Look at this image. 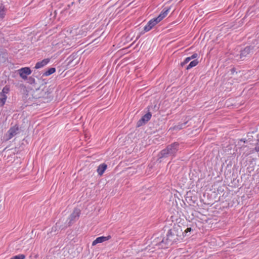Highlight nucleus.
Instances as JSON below:
<instances>
[{
    "label": "nucleus",
    "instance_id": "nucleus-1",
    "mask_svg": "<svg viewBox=\"0 0 259 259\" xmlns=\"http://www.w3.org/2000/svg\"><path fill=\"white\" fill-rule=\"evenodd\" d=\"M183 233L181 226L175 225L168 231L165 237H157L155 239L156 244L161 245L162 247H166L163 246V244L171 245L181 239Z\"/></svg>",
    "mask_w": 259,
    "mask_h": 259
},
{
    "label": "nucleus",
    "instance_id": "nucleus-2",
    "mask_svg": "<svg viewBox=\"0 0 259 259\" xmlns=\"http://www.w3.org/2000/svg\"><path fill=\"white\" fill-rule=\"evenodd\" d=\"M180 149V144L174 142L168 145L164 149L162 150L158 155V160L162 162V159L170 157L171 159L174 158Z\"/></svg>",
    "mask_w": 259,
    "mask_h": 259
},
{
    "label": "nucleus",
    "instance_id": "nucleus-3",
    "mask_svg": "<svg viewBox=\"0 0 259 259\" xmlns=\"http://www.w3.org/2000/svg\"><path fill=\"white\" fill-rule=\"evenodd\" d=\"M259 49V39L255 40L252 45L245 47L241 51L240 58L242 60L245 59L246 57H249L257 49Z\"/></svg>",
    "mask_w": 259,
    "mask_h": 259
},
{
    "label": "nucleus",
    "instance_id": "nucleus-4",
    "mask_svg": "<svg viewBox=\"0 0 259 259\" xmlns=\"http://www.w3.org/2000/svg\"><path fill=\"white\" fill-rule=\"evenodd\" d=\"M69 33L72 34V36L75 35H79L81 36L86 35V28L83 26H82L80 28H71L69 29Z\"/></svg>",
    "mask_w": 259,
    "mask_h": 259
},
{
    "label": "nucleus",
    "instance_id": "nucleus-5",
    "mask_svg": "<svg viewBox=\"0 0 259 259\" xmlns=\"http://www.w3.org/2000/svg\"><path fill=\"white\" fill-rule=\"evenodd\" d=\"M10 91V86L6 85L5 86L0 93V103L1 106H3L6 101L7 96L6 94H8Z\"/></svg>",
    "mask_w": 259,
    "mask_h": 259
},
{
    "label": "nucleus",
    "instance_id": "nucleus-6",
    "mask_svg": "<svg viewBox=\"0 0 259 259\" xmlns=\"http://www.w3.org/2000/svg\"><path fill=\"white\" fill-rule=\"evenodd\" d=\"M80 213V210L78 208H75L73 212L70 214L68 219L69 222L68 223L69 226L72 224L74 222L78 220Z\"/></svg>",
    "mask_w": 259,
    "mask_h": 259
},
{
    "label": "nucleus",
    "instance_id": "nucleus-7",
    "mask_svg": "<svg viewBox=\"0 0 259 259\" xmlns=\"http://www.w3.org/2000/svg\"><path fill=\"white\" fill-rule=\"evenodd\" d=\"M152 114L148 112L142 117V118L137 122V126L140 127L145 124L151 118Z\"/></svg>",
    "mask_w": 259,
    "mask_h": 259
},
{
    "label": "nucleus",
    "instance_id": "nucleus-8",
    "mask_svg": "<svg viewBox=\"0 0 259 259\" xmlns=\"http://www.w3.org/2000/svg\"><path fill=\"white\" fill-rule=\"evenodd\" d=\"M18 131L19 128L16 125L11 127L6 135V136L7 137L6 140H9L12 139L14 136L18 134Z\"/></svg>",
    "mask_w": 259,
    "mask_h": 259
},
{
    "label": "nucleus",
    "instance_id": "nucleus-9",
    "mask_svg": "<svg viewBox=\"0 0 259 259\" xmlns=\"http://www.w3.org/2000/svg\"><path fill=\"white\" fill-rule=\"evenodd\" d=\"M20 76L24 79L27 78V75L31 73V70L29 67H23L18 70Z\"/></svg>",
    "mask_w": 259,
    "mask_h": 259
},
{
    "label": "nucleus",
    "instance_id": "nucleus-10",
    "mask_svg": "<svg viewBox=\"0 0 259 259\" xmlns=\"http://www.w3.org/2000/svg\"><path fill=\"white\" fill-rule=\"evenodd\" d=\"M157 18H153L150 20L148 24L144 27V30L145 32H147L151 30L156 24L159 23Z\"/></svg>",
    "mask_w": 259,
    "mask_h": 259
},
{
    "label": "nucleus",
    "instance_id": "nucleus-11",
    "mask_svg": "<svg viewBox=\"0 0 259 259\" xmlns=\"http://www.w3.org/2000/svg\"><path fill=\"white\" fill-rule=\"evenodd\" d=\"M170 9V7H165L158 16L156 17L158 19V21L160 22L164 18H165L167 15Z\"/></svg>",
    "mask_w": 259,
    "mask_h": 259
},
{
    "label": "nucleus",
    "instance_id": "nucleus-12",
    "mask_svg": "<svg viewBox=\"0 0 259 259\" xmlns=\"http://www.w3.org/2000/svg\"><path fill=\"white\" fill-rule=\"evenodd\" d=\"M111 238L110 236H101L97 238L93 242H92V245L95 246L98 243H102L103 242H105L107 240H108Z\"/></svg>",
    "mask_w": 259,
    "mask_h": 259
},
{
    "label": "nucleus",
    "instance_id": "nucleus-13",
    "mask_svg": "<svg viewBox=\"0 0 259 259\" xmlns=\"http://www.w3.org/2000/svg\"><path fill=\"white\" fill-rule=\"evenodd\" d=\"M50 61V59L47 58L42 60L41 61L38 62L36 63L35 66V69H39L44 67L47 65Z\"/></svg>",
    "mask_w": 259,
    "mask_h": 259
},
{
    "label": "nucleus",
    "instance_id": "nucleus-14",
    "mask_svg": "<svg viewBox=\"0 0 259 259\" xmlns=\"http://www.w3.org/2000/svg\"><path fill=\"white\" fill-rule=\"evenodd\" d=\"M107 165L105 163H102L98 167L97 171L100 176H102L105 170L107 169Z\"/></svg>",
    "mask_w": 259,
    "mask_h": 259
},
{
    "label": "nucleus",
    "instance_id": "nucleus-15",
    "mask_svg": "<svg viewBox=\"0 0 259 259\" xmlns=\"http://www.w3.org/2000/svg\"><path fill=\"white\" fill-rule=\"evenodd\" d=\"M7 11V9L5 8V6L1 4L0 5V19H3L5 15L6 12Z\"/></svg>",
    "mask_w": 259,
    "mask_h": 259
},
{
    "label": "nucleus",
    "instance_id": "nucleus-16",
    "mask_svg": "<svg viewBox=\"0 0 259 259\" xmlns=\"http://www.w3.org/2000/svg\"><path fill=\"white\" fill-rule=\"evenodd\" d=\"M198 63H199V62L197 60V59H195V60L191 61V62L189 63V64L187 66L186 68L187 70H189V69L196 66L198 64Z\"/></svg>",
    "mask_w": 259,
    "mask_h": 259
},
{
    "label": "nucleus",
    "instance_id": "nucleus-17",
    "mask_svg": "<svg viewBox=\"0 0 259 259\" xmlns=\"http://www.w3.org/2000/svg\"><path fill=\"white\" fill-rule=\"evenodd\" d=\"M55 71H56L55 68H54V67L50 68L43 73V76H49V75H51L52 74L54 73Z\"/></svg>",
    "mask_w": 259,
    "mask_h": 259
},
{
    "label": "nucleus",
    "instance_id": "nucleus-18",
    "mask_svg": "<svg viewBox=\"0 0 259 259\" xmlns=\"http://www.w3.org/2000/svg\"><path fill=\"white\" fill-rule=\"evenodd\" d=\"M25 258V255L23 254H20L12 257L11 259H24Z\"/></svg>",
    "mask_w": 259,
    "mask_h": 259
},
{
    "label": "nucleus",
    "instance_id": "nucleus-19",
    "mask_svg": "<svg viewBox=\"0 0 259 259\" xmlns=\"http://www.w3.org/2000/svg\"><path fill=\"white\" fill-rule=\"evenodd\" d=\"M191 58L190 57H187L183 62L181 63V66L182 67L184 66L186 64H187L189 62L191 61Z\"/></svg>",
    "mask_w": 259,
    "mask_h": 259
},
{
    "label": "nucleus",
    "instance_id": "nucleus-20",
    "mask_svg": "<svg viewBox=\"0 0 259 259\" xmlns=\"http://www.w3.org/2000/svg\"><path fill=\"white\" fill-rule=\"evenodd\" d=\"M186 123H187V122H185L182 124H179L175 127V128L179 129V130L182 129L184 127V126L186 124Z\"/></svg>",
    "mask_w": 259,
    "mask_h": 259
},
{
    "label": "nucleus",
    "instance_id": "nucleus-21",
    "mask_svg": "<svg viewBox=\"0 0 259 259\" xmlns=\"http://www.w3.org/2000/svg\"><path fill=\"white\" fill-rule=\"evenodd\" d=\"M198 54L194 53L191 56H190V57L191 58V60H192V59H195L197 58L198 57Z\"/></svg>",
    "mask_w": 259,
    "mask_h": 259
},
{
    "label": "nucleus",
    "instance_id": "nucleus-22",
    "mask_svg": "<svg viewBox=\"0 0 259 259\" xmlns=\"http://www.w3.org/2000/svg\"><path fill=\"white\" fill-rule=\"evenodd\" d=\"M192 231V229L190 227L187 228L185 231L184 233L185 234V236L187 235V234L189 232H190Z\"/></svg>",
    "mask_w": 259,
    "mask_h": 259
},
{
    "label": "nucleus",
    "instance_id": "nucleus-23",
    "mask_svg": "<svg viewBox=\"0 0 259 259\" xmlns=\"http://www.w3.org/2000/svg\"><path fill=\"white\" fill-rule=\"evenodd\" d=\"M255 150L257 152L259 151V140L258 143L256 144L255 147Z\"/></svg>",
    "mask_w": 259,
    "mask_h": 259
},
{
    "label": "nucleus",
    "instance_id": "nucleus-24",
    "mask_svg": "<svg viewBox=\"0 0 259 259\" xmlns=\"http://www.w3.org/2000/svg\"><path fill=\"white\" fill-rule=\"evenodd\" d=\"M29 79H30V83H32V82L34 81V78H30Z\"/></svg>",
    "mask_w": 259,
    "mask_h": 259
},
{
    "label": "nucleus",
    "instance_id": "nucleus-25",
    "mask_svg": "<svg viewBox=\"0 0 259 259\" xmlns=\"http://www.w3.org/2000/svg\"><path fill=\"white\" fill-rule=\"evenodd\" d=\"M231 71L232 73H233L235 71V69L234 68H232L231 69Z\"/></svg>",
    "mask_w": 259,
    "mask_h": 259
},
{
    "label": "nucleus",
    "instance_id": "nucleus-26",
    "mask_svg": "<svg viewBox=\"0 0 259 259\" xmlns=\"http://www.w3.org/2000/svg\"><path fill=\"white\" fill-rule=\"evenodd\" d=\"M139 37H140V35H139V36H138L137 37L136 39H138Z\"/></svg>",
    "mask_w": 259,
    "mask_h": 259
},
{
    "label": "nucleus",
    "instance_id": "nucleus-27",
    "mask_svg": "<svg viewBox=\"0 0 259 259\" xmlns=\"http://www.w3.org/2000/svg\"><path fill=\"white\" fill-rule=\"evenodd\" d=\"M21 86H22V87H24V85L23 84H21Z\"/></svg>",
    "mask_w": 259,
    "mask_h": 259
},
{
    "label": "nucleus",
    "instance_id": "nucleus-28",
    "mask_svg": "<svg viewBox=\"0 0 259 259\" xmlns=\"http://www.w3.org/2000/svg\"><path fill=\"white\" fill-rule=\"evenodd\" d=\"M73 4H74V3H73V2H72V3H71V5H73Z\"/></svg>",
    "mask_w": 259,
    "mask_h": 259
}]
</instances>
